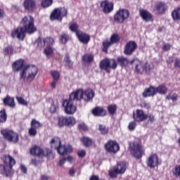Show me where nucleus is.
Returning a JSON list of instances; mask_svg holds the SVG:
<instances>
[{"instance_id":"nucleus-24","label":"nucleus","mask_w":180,"mask_h":180,"mask_svg":"<svg viewBox=\"0 0 180 180\" xmlns=\"http://www.w3.org/2000/svg\"><path fill=\"white\" fill-rule=\"evenodd\" d=\"M94 96L95 92H94L92 89H87L84 91V100L85 102H89V101H92V99H94Z\"/></svg>"},{"instance_id":"nucleus-31","label":"nucleus","mask_w":180,"mask_h":180,"mask_svg":"<svg viewBox=\"0 0 180 180\" xmlns=\"http://www.w3.org/2000/svg\"><path fill=\"white\" fill-rule=\"evenodd\" d=\"M156 9L159 13H164L167 9V5L162 2H159L156 4Z\"/></svg>"},{"instance_id":"nucleus-57","label":"nucleus","mask_w":180,"mask_h":180,"mask_svg":"<svg viewBox=\"0 0 180 180\" xmlns=\"http://www.w3.org/2000/svg\"><path fill=\"white\" fill-rule=\"evenodd\" d=\"M167 99H171L173 101V102H175L178 99V95L177 94H174L173 96H167Z\"/></svg>"},{"instance_id":"nucleus-8","label":"nucleus","mask_w":180,"mask_h":180,"mask_svg":"<svg viewBox=\"0 0 180 180\" xmlns=\"http://www.w3.org/2000/svg\"><path fill=\"white\" fill-rule=\"evenodd\" d=\"M67 15V8H56L52 14L51 15V20H59L61 22L63 20V16Z\"/></svg>"},{"instance_id":"nucleus-33","label":"nucleus","mask_w":180,"mask_h":180,"mask_svg":"<svg viewBox=\"0 0 180 180\" xmlns=\"http://www.w3.org/2000/svg\"><path fill=\"white\" fill-rule=\"evenodd\" d=\"M67 117L64 116H60L58 117V126L59 127H64L66 126Z\"/></svg>"},{"instance_id":"nucleus-49","label":"nucleus","mask_w":180,"mask_h":180,"mask_svg":"<svg viewBox=\"0 0 180 180\" xmlns=\"http://www.w3.org/2000/svg\"><path fill=\"white\" fill-rule=\"evenodd\" d=\"M51 75L53 78V81H58L60 79V72L57 71H52Z\"/></svg>"},{"instance_id":"nucleus-55","label":"nucleus","mask_w":180,"mask_h":180,"mask_svg":"<svg viewBox=\"0 0 180 180\" xmlns=\"http://www.w3.org/2000/svg\"><path fill=\"white\" fill-rule=\"evenodd\" d=\"M67 161V158H63L60 159L58 163V167L60 168H64V164H65V162Z\"/></svg>"},{"instance_id":"nucleus-37","label":"nucleus","mask_w":180,"mask_h":180,"mask_svg":"<svg viewBox=\"0 0 180 180\" xmlns=\"http://www.w3.org/2000/svg\"><path fill=\"white\" fill-rule=\"evenodd\" d=\"M75 123H77V122L75 121V118H74V117H66V126H74Z\"/></svg>"},{"instance_id":"nucleus-52","label":"nucleus","mask_w":180,"mask_h":180,"mask_svg":"<svg viewBox=\"0 0 180 180\" xmlns=\"http://www.w3.org/2000/svg\"><path fill=\"white\" fill-rule=\"evenodd\" d=\"M29 134L30 136L34 137L36 134H37V129L31 127L29 129Z\"/></svg>"},{"instance_id":"nucleus-45","label":"nucleus","mask_w":180,"mask_h":180,"mask_svg":"<svg viewBox=\"0 0 180 180\" xmlns=\"http://www.w3.org/2000/svg\"><path fill=\"white\" fill-rule=\"evenodd\" d=\"M51 5H53V0H42L41 1V6L43 8H49Z\"/></svg>"},{"instance_id":"nucleus-12","label":"nucleus","mask_w":180,"mask_h":180,"mask_svg":"<svg viewBox=\"0 0 180 180\" xmlns=\"http://www.w3.org/2000/svg\"><path fill=\"white\" fill-rule=\"evenodd\" d=\"M105 148L108 153H112V154H116V153L120 150L119 144L115 141H109L105 145Z\"/></svg>"},{"instance_id":"nucleus-50","label":"nucleus","mask_w":180,"mask_h":180,"mask_svg":"<svg viewBox=\"0 0 180 180\" xmlns=\"http://www.w3.org/2000/svg\"><path fill=\"white\" fill-rule=\"evenodd\" d=\"M98 130L102 133V134H106V133H108V129L105 125L99 124Z\"/></svg>"},{"instance_id":"nucleus-63","label":"nucleus","mask_w":180,"mask_h":180,"mask_svg":"<svg viewBox=\"0 0 180 180\" xmlns=\"http://www.w3.org/2000/svg\"><path fill=\"white\" fill-rule=\"evenodd\" d=\"M75 174V169L71 168L69 171V175H70V176H73V175Z\"/></svg>"},{"instance_id":"nucleus-39","label":"nucleus","mask_w":180,"mask_h":180,"mask_svg":"<svg viewBox=\"0 0 180 180\" xmlns=\"http://www.w3.org/2000/svg\"><path fill=\"white\" fill-rule=\"evenodd\" d=\"M58 103L54 102L50 108V112L51 113H56V112H58Z\"/></svg>"},{"instance_id":"nucleus-61","label":"nucleus","mask_w":180,"mask_h":180,"mask_svg":"<svg viewBox=\"0 0 180 180\" xmlns=\"http://www.w3.org/2000/svg\"><path fill=\"white\" fill-rule=\"evenodd\" d=\"M65 61L66 64H68V65H72V62L71 61V60H70V57L66 56V58H65Z\"/></svg>"},{"instance_id":"nucleus-54","label":"nucleus","mask_w":180,"mask_h":180,"mask_svg":"<svg viewBox=\"0 0 180 180\" xmlns=\"http://www.w3.org/2000/svg\"><path fill=\"white\" fill-rule=\"evenodd\" d=\"M60 41L61 43L65 44L68 41V35L63 34L60 37Z\"/></svg>"},{"instance_id":"nucleus-23","label":"nucleus","mask_w":180,"mask_h":180,"mask_svg":"<svg viewBox=\"0 0 180 180\" xmlns=\"http://www.w3.org/2000/svg\"><path fill=\"white\" fill-rule=\"evenodd\" d=\"M100 68L104 70L106 72H110V65L109 62V58L103 59L100 63Z\"/></svg>"},{"instance_id":"nucleus-20","label":"nucleus","mask_w":180,"mask_h":180,"mask_svg":"<svg viewBox=\"0 0 180 180\" xmlns=\"http://www.w3.org/2000/svg\"><path fill=\"white\" fill-rule=\"evenodd\" d=\"M54 44V39L51 37H46L44 38L39 43V46H41V47H51Z\"/></svg>"},{"instance_id":"nucleus-64","label":"nucleus","mask_w":180,"mask_h":180,"mask_svg":"<svg viewBox=\"0 0 180 180\" xmlns=\"http://www.w3.org/2000/svg\"><path fill=\"white\" fill-rule=\"evenodd\" d=\"M175 67H178V68H180V59H176L174 63Z\"/></svg>"},{"instance_id":"nucleus-59","label":"nucleus","mask_w":180,"mask_h":180,"mask_svg":"<svg viewBox=\"0 0 180 180\" xmlns=\"http://www.w3.org/2000/svg\"><path fill=\"white\" fill-rule=\"evenodd\" d=\"M146 119H148V122H150V123H153V122H154L155 118L154 115H153L151 114H149V115H147Z\"/></svg>"},{"instance_id":"nucleus-51","label":"nucleus","mask_w":180,"mask_h":180,"mask_svg":"<svg viewBox=\"0 0 180 180\" xmlns=\"http://www.w3.org/2000/svg\"><path fill=\"white\" fill-rule=\"evenodd\" d=\"M136 126H137V124L136 123V121H132L129 122L128 126L129 130H131V131H133V130L136 129Z\"/></svg>"},{"instance_id":"nucleus-38","label":"nucleus","mask_w":180,"mask_h":180,"mask_svg":"<svg viewBox=\"0 0 180 180\" xmlns=\"http://www.w3.org/2000/svg\"><path fill=\"white\" fill-rule=\"evenodd\" d=\"M41 123L40 122L36 120H32L31 121V127L33 129H35L37 130V129H39V127H41Z\"/></svg>"},{"instance_id":"nucleus-25","label":"nucleus","mask_w":180,"mask_h":180,"mask_svg":"<svg viewBox=\"0 0 180 180\" xmlns=\"http://www.w3.org/2000/svg\"><path fill=\"white\" fill-rule=\"evenodd\" d=\"M3 102L4 105L9 106L10 108H15V98L7 96L6 98H4Z\"/></svg>"},{"instance_id":"nucleus-41","label":"nucleus","mask_w":180,"mask_h":180,"mask_svg":"<svg viewBox=\"0 0 180 180\" xmlns=\"http://www.w3.org/2000/svg\"><path fill=\"white\" fill-rule=\"evenodd\" d=\"M110 63V68L111 70H116L117 68V62H116V60L114 58L109 59Z\"/></svg>"},{"instance_id":"nucleus-5","label":"nucleus","mask_w":180,"mask_h":180,"mask_svg":"<svg viewBox=\"0 0 180 180\" xmlns=\"http://www.w3.org/2000/svg\"><path fill=\"white\" fill-rule=\"evenodd\" d=\"M1 134L4 139L9 143H13L16 144L19 141V135L15 131L8 129H3L1 131Z\"/></svg>"},{"instance_id":"nucleus-2","label":"nucleus","mask_w":180,"mask_h":180,"mask_svg":"<svg viewBox=\"0 0 180 180\" xmlns=\"http://www.w3.org/2000/svg\"><path fill=\"white\" fill-rule=\"evenodd\" d=\"M22 25L24 26L18 27L11 32V36L13 39H18L19 40H25V33H29L32 34L37 30L34 26V19L31 15L25 16L22 21Z\"/></svg>"},{"instance_id":"nucleus-43","label":"nucleus","mask_w":180,"mask_h":180,"mask_svg":"<svg viewBox=\"0 0 180 180\" xmlns=\"http://www.w3.org/2000/svg\"><path fill=\"white\" fill-rule=\"evenodd\" d=\"M83 61H85V63H92V61H94V56L92 55L86 54L83 56Z\"/></svg>"},{"instance_id":"nucleus-42","label":"nucleus","mask_w":180,"mask_h":180,"mask_svg":"<svg viewBox=\"0 0 180 180\" xmlns=\"http://www.w3.org/2000/svg\"><path fill=\"white\" fill-rule=\"evenodd\" d=\"M44 53L47 57H50V56H52L53 53H54V49L51 46H47L44 49Z\"/></svg>"},{"instance_id":"nucleus-1","label":"nucleus","mask_w":180,"mask_h":180,"mask_svg":"<svg viewBox=\"0 0 180 180\" xmlns=\"http://www.w3.org/2000/svg\"><path fill=\"white\" fill-rule=\"evenodd\" d=\"M13 70L19 71L20 70V81H34V78L39 72L37 67L33 65H25V61L22 59L16 60L13 63Z\"/></svg>"},{"instance_id":"nucleus-15","label":"nucleus","mask_w":180,"mask_h":180,"mask_svg":"<svg viewBox=\"0 0 180 180\" xmlns=\"http://www.w3.org/2000/svg\"><path fill=\"white\" fill-rule=\"evenodd\" d=\"M133 117L135 122H143L147 119V115L144 114L142 110H136L133 112Z\"/></svg>"},{"instance_id":"nucleus-16","label":"nucleus","mask_w":180,"mask_h":180,"mask_svg":"<svg viewBox=\"0 0 180 180\" xmlns=\"http://www.w3.org/2000/svg\"><path fill=\"white\" fill-rule=\"evenodd\" d=\"M101 6L104 13H110L113 11V3L109 2L108 0L102 1Z\"/></svg>"},{"instance_id":"nucleus-10","label":"nucleus","mask_w":180,"mask_h":180,"mask_svg":"<svg viewBox=\"0 0 180 180\" xmlns=\"http://www.w3.org/2000/svg\"><path fill=\"white\" fill-rule=\"evenodd\" d=\"M130 151L132 155L135 157V158H141L143 156V148L136 143H132L130 144Z\"/></svg>"},{"instance_id":"nucleus-9","label":"nucleus","mask_w":180,"mask_h":180,"mask_svg":"<svg viewBox=\"0 0 180 180\" xmlns=\"http://www.w3.org/2000/svg\"><path fill=\"white\" fill-rule=\"evenodd\" d=\"M129 11L126 9L119 10L114 15L115 22H117V23H123L126 19L129 18Z\"/></svg>"},{"instance_id":"nucleus-40","label":"nucleus","mask_w":180,"mask_h":180,"mask_svg":"<svg viewBox=\"0 0 180 180\" xmlns=\"http://www.w3.org/2000/svg\"><path fill=\"white\" fill-rule=\"evenodd\" d=\"M79 26H78V24L77 23H72L70 25V30H71V32H75V33H76V35H77V32H81L79 30H78L79 29Z\"/></svg>"},{"instance_id":"nucleus-11","label":"nucleus","mask_w":180,"mask_h":180,"mask_svg":"<svg viewBox=\"0 0 180 180\" xmlns=\"http://www.w3.org/2000/svg\"><path fill=\"white\" fill-rule=\"evenodd\" d=\"M136 50H137V43L134 41H129L124 46V54L125 56H131Z\"/></svg>"},{"instance_id":"nucleus-18","label":"nucleus","mask_w":180,"mask_h":180,"mask_svg":"<svg viewBox=\"0 0 180 180\" xmlns=\"http://www.w3.org/2000/svg\"><path fill=\"white\" fill-rule=\"evenodd\" d=\"M155 95H157V91L154 86H150L149 88L146 89L143 92V98H148L150 96H154Z\"/></svg>"},{"instance_id":"nucleus-28","label":"nucleus","mask_w":180,"mask_h":180,"mask_svg":"<svg viewBox=\"0 0 180 180\" xmlns=\"http://www.w3.org/2000/svg\"><path fill=\"white\" fill-rule=\"evenodd\" d=\"M156 94H160V95H165L168 93V88L164 84H160L158 87H155Z\"/></svg>"},{"instance_id":"nucleus-7","label":"nucleus","mask_w":180,"mask_h":180,"mask_svg":"<svg viewBox=\"0 0 180 180\" xmlns=\"http://www.w3.org/2000/svg\"><path fill=\"white\" fill-rule=\"evenodd\" d=\"M71 98L66 99L63 103V106L64 108V112L67 115H74L77 112V106L74 105Z\"/></svg>"},{"instance_id":"nucleus-44","label":"nucleus","mask_w":180,"mask_h":180,"mask_svg":"<svg viewBox=\"0 0 180 180\" xmlns=\"http://www.w3.org/2000/svg\"><path fill=\"white\" fill-rule=\"evenodd\" d=\"M6 112L5 110L0 111V123H5L6 122Z\"/></svg>"},{"instance_id":"nucleus-27","label":"nucleus","mask_w":180,"mask_h":180,"mask_svg":"<svg viewBox=\"0 0 180 180\" xmlns=\"http://www.w3.org/2000/svg\"><path fill=\"white\" fill-rule=\"evenodd\" d=\"M92 113L94 116H105L106 115L105 110L99 107L94 109L92 110Z\"/></svg>"},{"instance_id":"nucleus-14","label":"nucleus","mask_w":180,"mask_h":180,"mask_svg":"<svg viewBox=\"0 0 180 180\" xmlns=\"http://www.w3.org/2000/svg\"><path fill=\"white\" fill-rule=\"evenodd\" d=\"M84 89H79L71 93L69 98L72 99V101H82L84 99Z\"/></svg>"},{"instance_id":"nucleus-47","label":"nucleus","mask_w":180,"mask_h":180,"mask_svg":"<svg viewBox=\"0 0 180 180\" xmlns=\"http://www.w3.org/2000/svg\"><path fill=\"white\" fill-rule=\"evenodd\" d=\"M117 109V107L116 105H111L108 107V110L110 115H115L116 113V110Z\"/></svg>"},{"instance_id":"nucleus-13","label":"nucleus","mask_w":180,"mask_h":180,"mask_svg":"<svg viewBox=\"0 0 180 180\" xmlns=\"http://www.w3.org/2000/svg\"><path fill=\"white\" fill-rule=\"evenodd\" d=\"M146 164L147 166L149 167V168H155V167H158V165L160 164V160L157 154L150 155L147 158Z\"/></svg>"},{"instance_id":"nucleus-30","label":"nucleus","mask_w":180,"mask_h":180,"mask_svg":"<svg viewBox=\"0 0 180 180\" xmlns=\"http://www.w3.org/2000/svg\"><path fill=\"white\" fill-rule=\"evenodd\" d=\"M126 163L121 162L117 165V167H115V169H117L118 174H124V172H126Z\"/></svg>"},{"instance_id":"nucleus-21","label":"nucleus","mask_w":180,"mask_h":180,"mask_svg":"<svg viewBox=\"0 0 180 180\" xmlns=\"http://www.w3.org/2000/svg\"><path fill=\"white\" fill-rule=\"evenodd\" d=\"M24 8L27 11H34L36 9V1L34 0H25Z\"/></svg>"},{"instance_id":"nucleus-4","label":"nucleus","mask_w":180,"mask_h":180,"mask_svg":"<svg viewBox=\"0 0 180 180\" xmlns=\"http://www.w3.org/2000/svg\"><path fill=\"white\" fill-rule=\"evenodd\" d=\"M2 160L6 165H0V174L8 176L11 174V171H12V167L16 164V161L11 155H6L3 156Z\"/></svg>"},{"instance_id":"nucleus-26","label":"nucleus","mask_w":180,"mask_h":180,"mask_svg":"<svg viewBox=\"0 0 180 180\" xmlns=\"http://www.w3.org/2000/svg\"><path fill=\"white\" fill-rule=\"evenodd\" d=\"M51 148H55L58 150V148L61 146V139L58 137H54L50 142Z\"/></svg>"},{"instance_id":"nucleus-46","label":"nucleus","mask_w":180,"mask_h":180,"mask_svg":"<svg viewBox=\"0 0 180 180\" xmlns=\"http://www.w3.org/2000/svg\"><path fill=\"white\" fill-rule=\"evenodd\" d=\"M16 99L20 105H22L23 106H27V105H29V103H27V101H26L22 97L17 96Z\"/></svg>"},{"instance_id":"nucleus-6","label":"nucleus","mask_w":180,"mask_h":180,"mask_svg":"<svg viewBox=\"0 0 180 180\" xmlns=\"http://www.w3.org/2000/svg\"><path fill=\"white\" fill-rule=\"evenodd\" d=\"M30 154L37 157H50L51 150L46 148L44 150L40 146H34L30 149Z\"/></svg>"},{"instance_id":"nucleus-53","label":"nucleus","mask_w":180,"mask_h":180,"mask_svg":"<svg viewBox=\"0 0 180 180\" xmlns=\"http://www.w3.org/2000/svg\"><path fill=\"white\" fill-rule=\"evenodd\" d=\"M117 174L119 173L117 172L116 168H114L113 170H110L109 172V175L111 178H116V176H117Z\"/></svg>"},{"instance_id":"nucleus-35","label":"nucleus","mask_w":180,"mask_h":180,"mask_svg":"<svg viewBox=\"0 0 180 180\" xmlns=\"http://www.w3.org/2000/svg\"><path fill=\"white\" fill-rule=\"evenodd\" d=\"M172 174L176 178H180V165H177L172 169Z\"/></svg>"},{"instance_id":"nucleus-19","label":"nucleus","mask_w":180,"mask_h":180,"mask_svg":"<svg viewBox=\"0 0 180 180\" xmlns=\"http://www.w3.org/2000/svg\"><path fill=\"white\" fill-rule=\"evenodd\" d=\"M56 150L60 155H65L68 153H72V146L70 145L68 146L60 145Z\"/></svg>"},{"instance_id":"nucleus-36","label":"nucleus","mask_w":180,"mask_h":180,"mask_svg":"<svg viewBox=\"0 0 180 180\" xmlns=\"http://www.w3.org/2000/svg\"><path fill=\"white\" fill-rule=\"evenodd\" d=\"M112 44H113L110 40H105L103 42V51L105 53H108V47H110V46H112Z\"/></svg>"},{"instance_id":"nucleus-29","label":"nucleus","mask_w":180,"mask_h":180,"mask_svg":"<svg viewBox=\"0 0 180 180\" xmlns=\"http://www.w3.org/2000/svg\"><path fill=\"white\" fill-rule=\"evenodd\" d=\"M117 63H119L121 67H127V65H129V63H130L129 61V59L124 56H119L117 59Z\"/></svg>"},{"instance_id":"nucleus-56","label":"nucleus","mask_w":180,"mask_h":180,"mask_svg":"<svg viewBox=\"0 0 180 180\" xmlns=\"http://www.w3.org/2000/svg\"><path fill=\"white\" fill-rule=\"evenodd\" d=\"M78 127L79 130H84V131L88 130V127H86V124H85L84 123H82L79 124Z\"/></svg>"},{"instance_id":"nucleus-3","label":"nucleus","mask_w":180,"mask_h":180,"mask_svg":"<svg viewBox=\"0 0 180 180\" xmlns=\"http://www.w3.org/2000/svg\"><path fill=\"white\" fill-rule=\"evenodd\" d=\"M133 68L137 74H150L151 70L154 69V64L151 62H143L139 59H134L130 62Z\"/></svg>"},{"instance_id":"nucleus-34","label":"nucleus","mask_w":180,"mask_h":180,"mask_svg":"<svg viewBox=\"0 0 180 180\" xmlns=\"http://www.w3.org/2000/svg\"><path fill=\"white\" fill-rule=\"evenodd\" d=\"M172 16L173 19L176 20H180V8H177L173 11L172 13Z\"/></svg>"},{"instance_id":"nucleus-32","label":"nucleus","mask_w":180,"mask_h":180,"mask_svg":"<svg viewBox=\"0 0 180 180\" xmlns=\"http://www.w3.org/2000/svg\"><path fill=\"white\" fill-rule=\"evenodd\" d=\"M82 141L84 144V146H85V147H91V146H92V144H94V141H92V139H91L89 137L86 136H84L82 139Z\"/></svg>"},{"instance_id":"nucleus-58","label":"nucleus","mask_w":180,"mask_h":180,"mask_svg":"<svg viewBox=\"0 0 180 180\" xmlns=\"http://www.w3.org/2000/svg\"><path fill=\"white\" fill-rule=\"evenodd\" d=\"M171 49V44H165L162 46V50H164V51H168V50Z\"/></svg>"},{"instance_id":"nucleus-48","label":"nucleus","mask_w":180,"mask_h":180,"mask_svg":"<svg viewBox=\"0 0 180 180\" xmlns=\"http://www.w3.org/2000/svg\"><path fill=\"white\" fill-rule=\"evenodd\" d=\"M120 40V37H119L118 34H114L112 35L110 41H111L112 44H114V43H117Z\"/></svg>"},{"instance_id":"nucleus-62","label":"nucleus","mask_w":180,"mask_h":180,"mask_svg":"<svg viewBox=\"0 0 180 180\" xmlns=\"http://www.w3.org/2000/svg\"><path fill=\"white\" fill-rule=\"evenodd\" d=\"M86 154V152H85V150H80L78 152V155L79 157H81V158L85 157Z\"/></svg>"},{"instance_id":"nucleus-22","label":"nucleus","mask_w":180,"mask_h":180,"mask_svg":"<svg viewBox=\"0 0 180 180\" xmlns=\"http://www.w3.org/2000/svg\"><path fill=\"white\" fill-rule=\"evenodd\" d=\"M140 16L146 22H151L153 20V15L148 11L140 10Z\"/></svg>"},{"instance_id":"nucleus-60","label":"nucleus","mask_w":180,"mask_h":180,"mask_svg":"<svg viewBox=\"0 0 180 180\" xmlns=\"http://www.w3.org/2000/svg\"><path fill=\"white\" fill-rule=\"evenodd\" d=\"M12 51H13L12 47L8 46L5 49L4 53L5 54H11V53H12Z\"/></svg>"},{"instance_id":"nucleus-17","label":"nucleus","mask_w":180,"mask_h":180,"mask_svg":"<svg viewBox=\"0 0 180 180\" xmlns=\"http://www.w3.org/2000/svg\"><path fill=\"white\" fill-rule=\"evenodd\" d=\"M77 37L79 41L83 43V44H88V43H89V40H91V37L82 31L77 32Z\"/></svg>"}]
</instances>
